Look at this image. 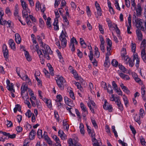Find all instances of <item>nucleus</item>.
<instances>
[{
	"instance_id": "obj_36",
	"label": "nucleus",
	"mask_w": 146,
	"mask_h": 146,
	"mask_svg": "<svg viewBox=\"0 0 146 146\" xmlns=\"http://www.w3.org/2000/svg\"><path fill=\"white\" fill-rule=\"evenodd\" d=\"M17 111H21V107L20 106L19 104L16 105L14 109V113H16Z\"/></svg>"
},
{
	"instance_id": "obj_9",
	"label": "nucleus",
	"mask_w": 146,
	"mask_h": 146,
	"mask_svg": "<svg viewBox=\"0 0 146 146\" xmlns=\"http://www.w3.org/2000/svg\"><path fill=\"white\" fill-rule=\"evenodd\" d=\"M30 89L28 88L27 85L25 83H23L22 85L21 88V95H22L23 94L25 93L27 90L29 91V90Z\"/></svg>"
},
{
	"instance_id": "obj_46",
	"label": "nucleus",
	"mask_w": 146,
	"mask_h": 146,
	"mask_svg": "<svg viewBox=\"0 0 146 146\" xmlns=\"http://www.w3.org/2000/svg\"><path fill=\"white\" fill-rule=\"evenodd\" d=\"M111 129L112 131L114 133L115 136L116 137H118V135L117 131H116L115 129V127L114 126H112Z\"/></svg>"
},
{
	"instance_id": "obj_24",
	"label": "nucleus",
	"mask_w": 146,
	"mask_h": 146,
	"mask_svg": "<svg viewBox=\"0 0 146 146\" xmlns=\"http://www.w3.org/2000/svg\"><path fill=\"white\" fill-rule=\"evenodd\" d=\"M131 49L132 52L133 53H136V44L133 42V41H131Z\"/></svg>"
},
{
	"instance_id": "obj_35",
	"label": "nucleus",
	"mask_w": 146,
	"mask_h": 146,
	"mask_svg": "<svg viewBox=\"0 0 146 146\" xmlns=\"http://www.w3.org/2000/svg\"><path fill=\"white\" fill-rule=\"evenodd\" d=\"M29 92L30 95L31 96V99L34 100H36V98L34 96V94L33 92L31 89L29 90Z\"/></svg>"
},
{
	"instance_id": "obj_7",
	"label": "nucleus",
	"mask_w": 146,
	"mask_h": 146,
	"mask_svg": "<svg viewBox=\"0 0 146 146\" xmlns=\"http://www.w3.org/2000/svg\"><path fill=\"white\" fill-rule=\"evenodd\" d=\"M3 53L4 56L6 61L8 60L9 52L7 48V46L6 44H4L3 46Z\"/></svg>"
},
{
	"instance_id": "obj_17",
	"label": "nucleus",
	"mask_w": 146,
	"mask_h": 146,
	"mask_svg": "<svg viewBox=\"0 0 146 146\" xmlns=\"http://www.w3.org/2000/svg\"><path fill=\"white\" fill-rule=\"evenodd\" d=\"M15 41L18 44H19L21 41V38L20 35L18 33H16L15 35Z\"/></svg>"
},
{
	"instance_id": "obj_4",
	"label": "nucleus",
	"mask_w": 146,
	"mask_h": 146,
	"mask_svg": "<svg viewBox=\"0 0 146 146\" xmlns=\"http://www.w3.org/2000/svg\"><path fill=\"white\" fill-rule=\"evenodd\" d=\"M66 34L67 33L66 32H64L63 31H62L59 36V39L61 41V45L63 48H65L66 45L67 40L65 38L66 36Z\"/></svg>"
},
{
	"instance_id": "obj_14",
	"label": "nucleus",
	"mask_w": 146,
	"mask_h": 146,
	"mask_svg": "<svg viewBox=\"0 0 146 146\" xmlns=\"http://www.w3.org/2000/svg\"><path fill=\"white\" fill-rule=\"evenodd\" d=\"M78 143V141L75 139L73 140L71 138L69 139L68 141L69 146H75Z\"/></svg>"
},
{
	"instance_id": "obj_47",
	"label": "nucleus",
	"mask_w": 146,
	"mask_h": 146,
	"mask_svg": "<svg viewBox=\"0 0 146 146\" xmlns=\"http://www.w3.org/2000/svg\"><path fill=\"white\" fill-rule=\"evenodd\" d=\"M70 44H74V43H75L76 45L78 44V43L76 39L74 37L70 39Z\"/></svg>"
},
{
	"instance_id": "obj_45",
	"label": "nucleus",
	"mask_w": 146,
	"mask_h": 146,
	"mask_svg": "<svg viewBox=\"0 0 146 146\" xmlns=\"http://www.w3.org/2000/svg\"><path fill=\"white\" fill-rule=\"evenodd\" d=\"M114 91L118 95L123 96V92L120 88H118Z\"/></svg>"
},
{
	"instance_id": "obj_37",
	"label": "nucleus",
	"mask_w": 146,
	"mask_h": 146,
	"mask_svg": "<svg viewBox=\"0 0 146 146\" xmlns=\"http://www.w3.org/2000/svg\"><path fill=\"white\" fill-rule=\"evenodd\" d=\"M18 6V5H16L15 7V8L14 13V15L15 16H18V14L19 13V10Z\"/></svg>"
},
{
	"instance_id": "obj_12",
	"label": "nucleus",
	"mask_w": 146,
	"mask_h": 146,
	"mask_svg": "<svg viewBox=\"0 0 146 146\" xmlns=\"http://www.w3.org/2000/svg\"><path fill=\"white\" fill-rule=\"evenodd\" d=\"M64 100L66 104L67 105L71 107H73L74 106L73 101L71 99L66 97H65L64 98Z\"/></svg>"
},
{
	"instance_id": "obj_42",
	"label": "nucleus",
	"mask_w": 146,
	"mask_h": 146,
	"mask_svg": "<svg viewBox=\"0 0 146 146\" xmlns=\"http://www.w3.org/2000/svg\"><path fill=\"white\" fill-rule=\"evenodd\" d=\"M10 87V86L9 87ZM8 90L11 92L12 97L13 98H14L15 97V96L14 94L13 93V92H15V89H14V88H8Z\"/></svg>"
},
{
	"instance_id": "obj_63",
	"label": "nucleus",
	"mask_w": 146,
	"mask_h": 146,
	"mask_svg": "<svg viewBox=\"0 0 146 146\" xmlns=\"http://www.w3.org/2000/svg\"><path fill=\"white\" fill-rule=\"evenodd\" d=\"M51 20V19L50 17H48L47 19L46 23L47 25L50 27L51 26L50 22Z\"/></svg>"
},
{
	"instance_id": "obj_8",
	"label": "nucleus",
	"mask_w": 146,
	"mask_h": 146,
	"mask_svg": "<svg viewBox=\"0 0 146 146\" xmlns=\"http://www.w3.org/2000/svg\"><path fill=\"white\" fill-rule=\"evenodd\" d=\"M135 21L136 23V27L137 29L140 28L142 31H143L144 29L143 26V20L142 19H137L135 20Z\"/></svg>"
},
{
	"instance_id": "obj_59",
	"label": "nucleus",
	"mask_w": 146,
	"mask_h": 146,
	"mask_svg": "<svg viewBox=\"0 0 146 146\" xmlns=\"http://www.w3.org/2000/svg\"><path fill=\"white\" fill-rule=\"evenodd\" d=\"M123 92L127 94H129L130 93V91L128 89L127 87L123 88V89H122Z\"/></svg>"
},
{
	"instance_id": "obj_10",
	"label": "nucleus",
	"mask_w": 146,
	"mask_h": 146,
	"mask_svg": "<svg viewBox=\"0 0 146 146\" xmlns=\"http://www.w3.org/2000/svg\"><path fill=\"white\" fill-rule=\"evenodd\" d=\"M135 9L137 15V16H140L141 15L142 11V9L141 5L138 4L137 6L134 7Z\"/></svg>"
},
{
	"instance_id": "obj_33",
	"label": "nucleus",
	"mask_w": 146,
	"mask_h": 146,
	"mask_svg": "<svg viewBox=\"0 0 146 146\" xmlns=\"http://www.w3.org/2000/svg\"><path fill=\"white\" fill-rule=\"evenodd\" d=\"M71 72L73 74L74 77L76 80H78L79 79V77L78 76V74L75 70H73L71 71Z\"/></svg>"
},
{
	"instance_id": "obj_40",
	"label": "nucleus",
	"mask_w": 146,
	"mask_h": 146,
	"mask_svg": "<svg viewBox=\"0 0 146 146\" xmlns=\"http://www.w3.org/2000/svg\"><path fill=\"white\" fill-rule=\"evenodd\" d=\"M102 87L105 90H107L108 92H109V90L108 89L107 86H106V82L102 81L101 82Z\"/></svg>"
},
{
	"instance_id": "obj_22",
	"label": "nucleus",
	"mask_w": 146,
	"mask_h": 146,
	"mask_svg": "<svg viewBox=\"0 0 146 146\" xmlns=\"http://www.w3.org/2000/svg\"><path fill=\"white\" fill-rule=\"evenodd\" d=\"M104 103L103 106L104 109L106 110H109L110 108V106L108 105V102L106 99L104 100Z\"/></svg>"
},
{
	"instance_id": "obj_19",
	"label": "nucleus",
	"mask_w": 146,
	"mask_h": 146,
	"mask_svg": "<svg viewBox=\"0 0 146 146\" xmlns=\"http://www.w3.org/2000/svg\"><path fill=\"white\" fill-rule=\"evenodd\" d=\"M58 19H55L54 22L53 23L54 29V30L57 31L59 29L58 26Z\"/></svg>"
},
{
	"instance_id": "obj_30",
	"label": "nucleus",
	"mask_w": 146,
	"mask_h": 146,
	"mask_svg": "<svg viewBox=\"0 0 146 146\" xmlns=\"http://www.w3.org/2000/svg\"><path fill=\"white\" fill-rule=\"evenodd\" d=\"M140 48L141 49H145L146 48V40L144 39L142 41L141 44Z\"/></svg>"
},
{
	"instance_id": "obj_43",
	"label": "nucleus",
	"mask_w": 146,
	"mask_h": 146,
	"mask_svg": "<svg viewBox=\"0 0 146 146\" xmlns=\"http://www.w3.org/2000/svg\"><path fill=\"white\" fill-rule=\"evenodd\" d=\"M74 84L77 87L78 89H79L81 91H82V88L81 87L80 84L78 82H75Z\"/></svg>"
},
{
	"instance_id": "obj_23",
	"label": "nucleus",
	"mask_w": 146,
	"mask_h": 146,
	"mask_svg": "<svg viewBox=\"0 0 146 146\" xmlns=\"http://www.w3.org/2000/svg\"><path fill=\"white\" fill-rule=\"evenodd\" d=\"M63 125L64 129L68 131L69 129V125L67 123V121L66 120H63Z\"/></svg>"
},
{
	"instance_id": "obj_62",
	"label": "nucleus",
	"mask_w": 146,
	"mask_h": 146,
	"mask_svg": "<svg viewBox=\"0 0 146 146\" xmlns=\"http://www.w3.org/2000/svg\"><path fill=\"white\" fill-rule=\"evenodd\" d=\"M70 5L73 9L75 10L76 7L75 3L73 2L72 1L70 3Z\"/></svg>"
},
{
	"instance_id": "obj_6",
	"label": "nucleus",
	"mask_w": 146,
	"mask_h": 146,
	"mask_svg": "<svg viewBox=\"0 0 146 146\" xmlns=\"http://www.w3.org/2000/svg\"><path fill=\"white\" fill-rule=\"evenodd\" d=\"M40 48L44 56H46V54H51L52 53V51L49 46L47 45L43 44L41 45Z\"/></svg>"
},
{
	"instance_id": "obj_29",
	"label": "nucleus",
	"mask_w": 146,
	"mask_h": 146,
	"mask_svg": "<svg viewBox=\"0 0 146 146\" xmlns=\"http://www.w3.org/2000/svg\"><path fill=\"white\" fill-rule=\"evenodd\" d=\"M25 55L27 60L28 61H30L32 60V58L29 55L28 52L25 51Z\"/></svg>"
},
{
	"instance_id": "obj_2",
	"label": "nucleus",
	"mask_w": 146,
	"mask_h": 146,
	"mask_svg": "<svg viewBox=\"0 0 146 146\" xmlns=\"http://www.w3.org/2000/svg\"><path fill=\"white\" fill-rule=\"evenodd\" d=\"M110 101H114L117 105L118 108L120 111H122L123 110V106L122 104L121 103L119 97L118 96H115V95L112 94L111 97H110Z\"/></svg>"
},
{
	"instance_id": "obj_32",
	"label": "nucleus",
	"mask_w": 146,
	"mask_h": 146,
	"mask_svg": "<svg viewBox=\"0 0 146 146\" xmlns=\"http://www.w3.org/2000/svg\"><path fill=\"white\" fill-rule=\"evenodd\" d=\"M6 83L7 85V88L8 89V88H9V87H10V88H13V86L14 85L13 83H10V81L9 80H7L6 81Z\"/></svg>"
},
{
	"instance_id": "obj_64",
	"label": "nucleus",
	"mask_w": 146,
	"mask_h": 146,
	"mask_svg": "<svg viewBox=\"0 0 146 146\" xmlns=\"http://www.w3.org/2000/svg\"><path fill=\"white\" fill-rule=\"evenodd\" d=\"M141 143V144L143 146H146V142L145 141V139L143 138L140 139Z\"/></svg>"
},
{
	"instance_id": "obj_49",
	"label": "nucleus",
	"mask_w": 146,
	"mask_h": 146,
	"mask_svg": "<svg viewBox=\"0 0 146 146\" xmlns=\"http://www.w3.org/2000/svg\"><path fill=\"white\" fill-rule=\"evenodd\" d=\"M133 60L134 61L135 60H140V58L139 57L138 54L137 53H134L133 54Z\"/></svg>"
},
{
	"instance_id": "obj_25",
	"label": "nucleus",
	"mask_w": 146,
	"mask_h": 146,
	"mask_svg": "<svg viewBox=\"0 0 146 146\" xmlns=\"http://www.w3.org/2000/svg\"><path fill=\"white\" fill-rule=\"evenodd\" d=\"M95 50V53L94 56L95 57L98 58L100 57V52L98 50V48L97 47H95L94 49Z\"/></svg>"
},
{
	"instance_id": "obj_57",
	"label": "nucleus",
	"mask_w": 146,
	"mask_h": 146,
	"mask_svg": "<svg viewBox=\"0 0 146 146\" xmlns=\"http://www.w3.org/2000/svg\"><path fill=\"white\" fill-rule=\"evenodd\" d=\"M112 85L114 90L118 88L117 85L114 81H113L112 82Z\"/></svg>"
},
{
	"instance_id": "obj_11",
	"label": "nucleus",
	"mask_w": 146,
	"mask_h": 146,
	"mask_svg": "<svg viewBox=\"0 0 146 146\" xmlns=\"http://www.w3.org/2000/svg\"><path fill=\"white\" fill-rule=\"evenodd\" d=\"M136 34L138 40L141 41L143 39V35L141 31L139 29H137L136 31Z\"/></svg>"
},
{
	"instance_id": "obj_54",
	"label": "nucleus",
	"mask_w": 146,
	"mask_h": 146,
	"mask_svg": "<svg viewBox=\"0 0 146 146\" xmlns=\"http://www.w3.org/2000/svg\"><path fill=\"white\" fill-rule=\"evenodd\" d=\"M86 11L88 16L89 17H90L91 15V11L89 6H87L86 7Z\"/></svg>"
},
{
	"instance_id": "obj_56",
	"label": "nucleus",
	"mask_w": 146,
	"mask_h": 146,
	"mask_svg": "<svg viewBox=\"0 0 146 146\" xmlns=\"http://www.w3.org/2000/svg\"><path fill=\"white\" fill-rule=\"evenodd\" d=\"M140 116H139L137 115H136L134 117V119L135 121L139 124H140Z\"/></svg>"
},
{
	"instance_id": "obj_28",
	"label": "nucleus",
	"mask_w": 146,
	"mask_h": 146,
	"mask_svg": "<svg viewBox=\"0 0 146 146\" xmlns=\"http://www.w3.org/2000/svg\"><path fill=\"white\" fill-rule=\"evenodd\" d=\"M79 128L80 129V133L84 135L85 133V130L84 129V125L82 123H80Z\"/></svg>"
},
{
	"instance_id": "obj_16",
	"label": "nucleus",
	"mask_w": 146,
	"mask_h": 146,
	"mask_svg": "<svg viewBox=\"0 0 146 146\" xmlns=\"http://www.w3.org/2000/svg\"><path fill=\"white\" fill-rule=\"evenodd\" d=\"M119 75L122 79L124 80H127L130 79V78L128 75L124 74L123 73H119Z\"/></svg>"
},
{
	"instance_id": "obj_34",
	"label": "nucleus",
	"mask_w": 146,
	"mask_h": 146,
	"mask_svg": "<svg viewBox=\"0 0 146 146\" xmlns=\"http://www.w3.org/2000/svg\"><path fill=\"white\" fill-rule=\"evenodd\" d=\"M121 55L122 58H123V57L126 56V49L124 48H123L122 50H121Z\"/></svg>"
},
{
	"instance_id": "obj_15",
	"label": "nucleus",
	"mask_w": 146,
	"mask_h": 146,
	"mask_svg": "<svg viewBox=\"0 0 146 146\" xmlns=\"http://www.w3.org/2000/svg\"><path fill=\"white\" fill-rule=\"evenodd\" d=\"M59 136L63 140H65L66 139V136L64 133L63 131L61 129L59 130L58 132Z\"/></svg>"
},
{
	"instance_id": "obj_50",
	"label": "nucleus",
	"mask_w": 146,
	"mask_h": 146,
	"mask_svg": "<svg viewBox=\"0 0 146 146\" xmlns=\"http://www.w3.org/2000/svg\"><path fill=\"white\" fill-rule=\"evenodd\" d=\"M42 131L41 129H38L37 132V134L38 137L40 138L42 137Z\"/></svg>"
},
{
	"instance_id": "obj_61",
	"label": "nucleus",
	"mask_w": 146,
	"mask_h": 146,
	"mask_svg": "<svg viewBox=\"0 0 146 146\" xmlns=\"http://www.w3.org/2000/svg\"><path fill=\"white\" fill-rule=\"evenodd\" d=\"M5 13L8 15H11V12L10 9L8 7L6 8L5 9Z\"/></svg>"
},
{
	"instance_id": "obj_41",
	"label": "nucleus",
	"mask_w": 146,
	"mask_h": 146,
	"mask_svg": "<svg viewBox=\"0 0 146 146\" xmlns=\"http://www.w3.org/2000/svg\"><path fill=\"white\" fill-rule=\"evenodd\" d=\"M62 100V98L60 95L59 94L56 96V102H60Z\"/></svg>"
},
{
	"instance_id": "obj_48",
	"label": "nucleus",
	"mask_w": 146,
	"mask_h": 146,
	"mask_svg": "<svg viewBox=\"0 0 146 146\" xmlns=\"http://www.w3.org/2000/svg\"><path fill=\"white\" fill-rule=\"evenodd\" d=\"M30 140L29 139H26L24 141L23 146H29Z\"/></svg>"
},
{
	"instance_id": "obj_51",
	"label": "nucleus",
	"mask_w": 146,
	"mask_h": 146,
	"mask_svg": "<svg viewBox=\"0 0 146 146\" xmlns=\"http://www.w3.org/2000/svg\"><path fill=\"white\" fill-rule=\"evenodd\" d=\"M52 137L53 139L56 142V143H60V141L56 135H54L52 136Z\"/></svg>"
},
{
	"instance_id": "obj_31",
	"label": "nucleus",
	"mask_w": 146,
	"mask_h": 146,
	"mask_svg": "<svg viewBox=\"0 0 146 146\" xmlns=\"http://www.w3.org/2000/svg\"><path fill=\"white\" fill-rule=\"evenodd\" d=\"M119 69L124 72L126 73L127 71V69L121 64H119Z\"/></svg>"
},
{
	"instance_id": "obj_53",
	"label": "nucleus",
	"mask_w": 146,
	"mask_h": 146,
	"mask_svg": "<svg viewBox=\"0 0 146 146\" xmlns=\"http://www.w3.org/2000/svg\"><path fill=\"white\" fill-rule=\"evenodd\" d=\"M111 63L113 66L116 67L118 64V62L116 60L113 59Z\"/></svg>"
},
{
	"instance_id": "obj_3",
	"label": "nucleus",
	"mask_w": 146,
	"mask_h": 146,
	"mask_svg": "<svg viewBox=\"0 0 146 146\" xmlns=\"http://www.w3.org/2000/svg\"><path fill=\"white\" fill-rule=\"evenodd\" d=\"M57 84L59 88L61 90L64 89V84L66 81L62 76H58L55 78Z\"/></svg>"
},
{
	"instance_id": "obj_39",
	"label": "nucleus",
	"mask_w": 146,
	"mask_h": 146,
	"mask_svg": "<svg viewBox=\"0 0 146 146\" xmlns=\"http://www.w3.org/2000/svg\"><path fill=\"white\" fill-rule=\"evenodd\" d=\"M92 141L93 142V146H100L97 140L95 138H93L92 139Z\"/></svg>"
},
{
	"instance_id": "obj_55",
	"label": "nucleus",
	"mask_w": 146,
	"mask_h": 146,
	"mask_svg": "<svg viewBox=\"0 0 146 146\" xmlns=\"http://www.w3.org/2000/svg\"><path fill=\"white\" fill-rule=\"evenodd\" d=\"M140 115L142 117L145 115V111L142 108L140 109L139 111Z\"/></svg>"
},
{
	"instance_id": "obj_44",
	"label": "nucleus",
	"mask_w": 146,
	"mask_h": 146,
	"mask_svg": "<svg viewBox=\"0 0 146 146\" xmlns=\"http://www.w3.org/2000/svg\"><path fill=\"white\" fill-rule=\"evenodd\" d=\"M80 106L82 111H85L87 110L86 107L85 106L84 104L82 103L81 102L80 103Z\"/></svg>"
},
{
	"instance_id": "obj_20",
	"label": "nucleus",
	"mask_w": 146,
	"mask_h": 146,
	"mask_svg": "<svg viewBox=\"0 0 146 146\" xmlns=\"http://www.w3.org/2000/svg\"><path fill=\"white\" fill-rule=\"evenodd\" d=\"M122 98L124 104L126 107H127L129 105V101L127 96L125 94L123 95Z\"/></svg>"
},
{
	"instance_id": "obj_58",
	"label": "nucleus",
	"mask_w": 146,
	"mask_h": 146,
	"mask_svg": "<svg viewBox=\"0 0 146 146\" xmlns=\"http://www.w3.org/2000/svg\"><path fill=\"white\" fill-rule=\"evenodd\" d=\"M69 94L70 98H71L72 99L74 100L75 99V97L74 96V94L72 90H70Z\"/></svg>"
},
{
	"instance_id": "obj_60",
	"label": "nucleus",
	"mask_w": 146,
	"mask_h": 146,
	"mask_svg": "<svg viewBox=\"0 0 146 146\" xmlns=\"http://www.w3.org/2000/svg\"><path fill=\"white\" fill-rule=\"evenodd\" d=\"M63 20L64 22L65 23V24L66 25H68L69 23V22L67 19L66 17L64 16L63 17Z\"/></svg>"
},
{
	"instance_id": "obj_13",
	"label": "nucleus",
	"mask_w": 146,
	"mask_h": 146,
	"mask_svg": "<svg viewBox=\"0 0 146 146\" xmlns=\"http://www.w3.org/2000/svg\"><path fill=\"white\" fill-rule=\"evenodd\" d=\"M8 44L12 50L14 51L16 50L15 43L13 39H10L8 41Z\"/></svg>"
},
{
	"instance_id": "obj_27",
	"label": "nucleus",
	"mask_w": 146,
	"mask_h": 146,
	"mask_svg": "<svg viewBox=\"0 0 146 146\" xmlns=\"http://www.w3.org/2000/svg\"><path fill=\"white\" fill-rule=\"evenodd\" d=\"M44 100L45 101V103L47 104V106L49 108H51L52 107V105L51 103V101L50 100L46 98L44 99Z\"/></svg>"
},
{
	"instance_id": "obj_1",
	"label": "nucleus",
	"mask_w": 146,
	"mask_h": 146,
	"mask_svg": "<svg viewBox=\"0 0 146 146\" xmlns=\"http://www.w3.org/2000/svg\"><path fill=\"white\" fill-rule=\"evenodd\" d=\"M106 42L107 43L108 46L107 47V52L106 54V58L105 62L104 63V66L105 67V69L106 70H107L109 67L110 66V39L109 38H107L106 40Z\"/></svg>"
},
{
	"instance_id": "obj_21",
	"label": "nucleus",
	"mask_w": 146,
	"mask_h": 146,
	"mask_svg": "<svg viewBox=\"0 0 146 146\" xmlns=\"http://www.w3.org/2000/svg\"><path fill=\"white\" fill-rule=\"evenodd\" d=\"M36 134V131L33 129H32L30 132L29 135V138L30 140H33L34 139L35 135Z\"/></svg>"
},
{
	"instance_id": "obj_26",
	"label": "nucleus",
	"mask_w": 146,
	"mask_h": 146,
	"mask_svg": "<svg viewBox=\"0 0 146 146\" xmlns=\"http://www.w3.org/2000/svg\"><path fill=\"white\" fill-rule=\"evenodd\" d=\"M47 65L49 70L50 74L52 76H53L54 75V73L53 72V69L52 66L49 63L47 64Z\"/></svg>"
},
{
	"instance_id": "obj_52",
	"label": "nucleus",
	"mask_w": 146,
	"mask_h": 146,
	"mask_svg": "<svg viewBox=\"0 0 146 146\" xmlns=\"http://www.w3.org/2000/svg\"><path fill=\"white\" fill-rule=\"evenodd\" d=\"M123 60H124V61L126 64H128V62L130 61V58L128 57V56H126L123 57V58H122Z\"/></svg>"
},
{
	"instance_id": "obj_5",
	"label": "nucleus",
	"mask_w": 146,
	"mask_h": 146,
	"mask_svg": "<svg viewBox=\"0 0 146 146\" xmlns=\"http://www.w3.org/2000/svg\"><path fill=\"white\" fill-rule=\"evenodd\" d=\"M21 5L23 8L22 11V15L23 16L28 15V13H30L31 11L28 7V5L26 2L22 0H21Z\"/></svg>"
},
{
	"instance_id": "obj_38",
	"label": "nucleus",
	"mask_w": 146,
	"mask_h": 146,
	"mask_svg": "<svg viewBox=\"0 0 146 146\" xmlns=\"http://www.w3.org/2000/svg\"><path fill=\"white\" fill-rule=\"evenodd\" d=\"M80 43L81 45L82 46V47L84 48H86V45L83 39L82 38H80Z\"/></svg>"
},
{
	"instance_id": "obj_18",
	"label": "nucleus",
	"mask_w": 146,
	"mask_h": 146,
	"mask_svg": "<svg viewBox=\"0 0 146 146\" xmlns=\"http://www.w3.org/2000/svg\"><path fill=\"white\" fill-rule=\"evenodd\" d=\"M141 93L142 95V97L143 100L145 101H146V92L145 90V88L144 87H143L141 88Z\"/></svg>"
}]
</instances>
